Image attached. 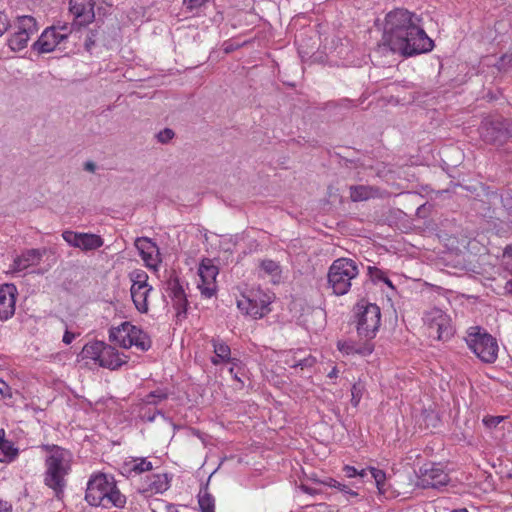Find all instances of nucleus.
<instances>
[{
    "instance_id": "9d476101",
    "label": "nucleus",
    "mask_w": 512,
    "mask_h": 512,
    "mask_svg": "<svg viewBox=\"0 0 512 512\" xmlns=\"http://www.w3.org/2000/svg\"><path fill=\"white\" fill-rule=\"evenodd\" d=\"M509 139L512 140V122L498 117L485 123V141L502 145Z\"/></svg>"
},
{
    "instance_id": "ea45409f",
    "label": "nucleus",
    "mask_w": 512,
    "mask_h": 512,
    "mask_svg": "<svg viewBox=\"0 0 512 512\" xmlns=\"http://www.w3.org/2000/svg\"><path fill=\"white\" fill-rule=\"evenodd\" d=\"M363 392H364V385L362 383L358 382L352 386V388H351V395H352L351 404L354 407H357L358 404L360 403V400L363 396Z\"/></svg>"
},
{
    "instance_id": "bb28decb",
    "label": "nucleus",
    "mask_w": 512,
    "mask_h": 512,
    "mask_svg": "<svg viewBox=\"0 0 512 512\" xmlns=\"http://www.w3.org/2000/svg\"><path fill=\"white\" fill-rule=\"evenodd\" d=\"M152 290L150 285L145 287L135 286L130 288L131 297L136 309L140 313H146L148 311V296Z\"/></svg>"
},
{
    "instance_id": "6ab92c4d",
    "label": "nucleus",
    "mask_w": 512,
    "mask_h": 512,
    "mask_svg": "<svg viewBox=\"0 0 512 512\" xmlns=\"http://www.w3.org/2000/svg\"><path fill=\"white\" fill-rule=\"evenodd\" d=\"M15 287L5 285L0 288V320L6 321L15 313Z\"/></svg>"
},
{
    "instance_id": "5fc2aeb1",
    "label": "nucleus",
    "mask_w": 512,
    "mask_h": 512,
    "mask_svg": "<svg viewBox=\"0 0 512 512\" xmlns=\"http://www.w3.org/2000/svg\"><path fill=\"white\" fill-rule=\"evenodd\" d=\"M370 270V273L375 276L376 278H379V279H382V277H380L379 274H382V272L380 270H378V268H374V271H375V274H373L372 272V268H369ZM383 280L386 282V283H389L390 284V281L387 279V278H383Z\"/></svg>"
},
{
    "instance_id": "7ed1b4c3",
    "label": "nucleus",
    "mask_w": 512,
    "mask_h": 512,
    "mask_svg": "<svg viewBox=\"0 0 512 512\" xmlns=\"http://www.w3.org/2000/svg\"><path fill=\"white\" fill-rule=\"evenodd\" d=\"M85 499L90 505L103 508H123L126 504V496L120 492L114 478L104 473L90 477Z\"/></svg>"
},
{
    "instance_id": "5701e85b",
    "label": "nucleus",
    "mask_w": 512,
    "mask_h": 512,
    "mask_svg": "<svg viewBox=\"0 0 512 512\" xmlns=\"http://www.w3.org/2000/svg\"><path fill=\"white\" fill-rule=\"evenodd\" d=\"M215 356L211 358V362L214 365H218L221 362H231L235 364L238 361L235 358H231V349L226 342L220 338H213L211 340Z\"/></svg>"
},
{
    "instance_id": "cd10ccee",
    "label": "nucleus",
    "mask_w": 512,
    "mask_h": 512,
    "mask_svg": "<svg viewBox=\"0 0 512 512\" xmlns=\"http://www.w3.org/2000/svg\"><path fill=\"white\" fill-rule=\"evenodd\" d=\"M337 347L340 352L346 355L359 354L367 356L373 352V345L369 342L359 345L351 341H338Z\"/></svg>"
},
{
    "instance_id": "a878e982",
    "label": "nucleus",
    "mask_w": 512,
    "mask_h": 512,
    "mask_svg": "<svg viewBox=\"0 0 512 512\" xmlns=\"http://www.w3.org/2000/svg\"><path fill=\"white\" fill-rule=\"evenodd\" d=\"M497 340L490 334L482 333V362L493 363L498 356Z\"/></svg>"
},
{
    "instance_id": "f3484780",
    "label": "nucleus",
    "mask_w": 512,
    "mask_h": 512,
    "mask_svg": "<svg viewBox=\"0 0 512 512\" xmlns=\"http://www.w3.org/2000/svg\"><path fill=\"white\" fill-rule=\"evenodd\" d=\"M135 246L147 266L156 268L160 263V252L157 245L149 238L141 237L135 241Z\"/></svg>"
},
{
    "instance_id": "c9c22d12",
    "label": "nucleus",
    "mask_w": 512,
    "mask_h": 512,
    "mask_svg": "<svg viewBox=\"0 0 512 512\" xmlns=\"http://www.w3.org/2000/svg\"><path fill=\"white\" fill-rule=\"evenodd\" d=\"M369 471L371 473L372 478L375 480L376 487L380 494L385 493V480L386 474L383 470L377 469L375 467H369Z\"/></svg>"
},
{
    "instance_id": "2f4dec72",
    "label": "nucleus",
    "mask_w": 512,
    "mask_h": 512,
    "mask_svg": "<svg viewBox=\"0 0 512 512\" xmlns=\"http://www.w3.org/2000/svg\"><path fill=\"white\" fill-rule=\"evenodd\" d=\"M131 339L132 346H135L141 351H147L151 347V340L149 336L139 328H136Z\"/></svg>"
},
{
    "instance_id": "e2e57ef3",
    "label": "nucleus",
    "mask_w": 512,
    "mask_h": 512,
    "mask_svg": "<svg viewBox=\"0 0 512 512\" xmlns=\"http://www.w3.org/2000/svg\"><path fill=\"white\" fill-rule=\"evenodd\" d=\"M4 436H5V431H4V429H0V441H6V440L4 439Z\"/></svg>"
},
{
    "instance_id": "603ef678",
    "label": "nucleus",
    "mask_w": 512,
    "mask_h": 512,
    "mask_svg": "<svg viewBox=\"0 0 512 512\" xmlns=\"http://www.w3.org/2000/svg\"><path fill=\"white\" fill-rule=\"evenodd\" d=\"M236 364H237V361H235V364H232L233 366L229 369V373L231 374L233 379H235L240 384V386L242 387L244 385V383H243L242 379L239 376L238 370L237 371L235 370Z\"/></svg>"
},
{
    "instance_id": "09e8293b",
    "label": "nucleus",
    "mask_w": 512,
    "mask_h": 512,
    "mask_svg": "<svg viewBox=\"0 0 512 512\" xmlns=\"http://www.w3.org/2000/svg\"><path fill=\"white\" fill-rule=\"evenodd\" d=\"M209 0H184L185 5L189 10H194L202 7Z\"/></svg>"
},
{
    "instance_id": "c03bdc74",
    "label": "nucleus",
    "mask_w": 512,
    "mask_h": 512,
    "mask_svg": "<svg viewBox=\"0 0 512 512\" xmlns=\"http://www.w3.org/2000/svg\"><path fill=\"white\" fill-rule=\"evenodd\" d=\"M55 27L56 33H58V35H63V41H65L72 32V26L67 23L57 25Z\"/></svg>"
},
{
    "instance_id": "b1692460",
    "label": "nucleus",
    "mask_w": 512,
    "mask_h": 512,
    "mask_svg": "<svg viewBox=\"0 0 512 512\" xmlns=\"http://www.w3.org/2000/svg\"><path fill=\"white\" fill-rule=\"evenodd\" d=\"M153 469V465L146 458H130L123 463L122 470L127 476L139 475Z\"/></svg>"
},
{
    "instance_id": "9b49d317",
    "label": "nucleus",
    "mask_w": 512,
    "mask_h": 512,
    "mask_svg": "<svg viewBox=\"0 0 512 512\" xmlns=\"http://www.w3.org/2000/svg\"><path fill=\"white\" fill-rule=\"evenodd\" d=\"M449 481L445 471L436 464H425L419 469L417 486L428 488H439L445 486Z\"/></svg>"
},
{
    "instance_id": "c85d7f7f",
    "label": "nucleus",
    "mask_w": 512,
    "mask_h": 512,
    "mask_svg": "<svg viewBox=\"0 0 512 512\" xmlns=\"http://www.w3.org/2000/svg\"><path fill=\"white\" fill-rule=\"evenodd\" d=\"M379 190L372 186L356 185L350 187V198L353 202L366 201L378 195Z\"/></svg>"
},
{
    "instance_id": "aec40b11",
    "label": "nucleus",
    "mask_w": 512,
    "mask_h": 512,
    "mask_svg": "<svg viewBox=\"0 0 512 512\" xmlns=\"http://www.w3.org/2000/svg\"><path fill=\"white\" fill-rule=\"evenodd\" d=\"M136 326L129 322H123L117 327L110 329L109 338L111 341L117 343L120 347L128 349L132 347V334L136 331Z\"/></svg>"
},
{
    "instance_id": "4be33fe9",
    "label": "nucleus",
    "mask_w": 512,
    "mask_h": 512,
    "mask_svg": "<svg viewBox=\"0 0 512 512\" xmlns=\"http://www.w3.org/2000/svg\"><path fill=\"white\" fill-rule=\"evenodd\" d=\"M302 354V350L289 352L284 360L285 364L291 368L300 369L301 371L312 369L316 363V358L311 354L304 356H302Z\"/></svg>"
},
{
    "instance_id": "c756f323",
    "label": "nucleus",
    "mask_w": 512,
    "mask_h": 512,
    "mask_svg": "<svg viewBox=\"0 0 512 512\" xmlns=\"http://www.w3.org/2000/svg\"><path fill=\"white\" fill-rule=\"evenodd\" d=\"M103 348H104V342L95 341L92 343H88L82 349V352H81L82 358L90 359L100 366L102 352L104 350Z\"/></svg>"
},
{
    "instance_id": "0eeeda50",
    "label": "nucleus",
    "mask_w": 512,
    "mask_h": 512,
    "mask_svg": "<svg viewBox=\"0 0 512 512\" xmlns=\"http://www.w3.org/2000/svg\"><path fill=\"white\" fill-rule=\"evenodd\" d=\"M15 31L8 39V46L12 51H21L27 47L30 38L39 30L34 17L30 15L19 16L14 25Z\"/></svg>"
},
{
    "instance_id": "393cba45",
    "label": "nucleus",
    "mask_w": 512,
    "mask_h": 512,
    "mask_svg": "<svg viewBox=\"0 0 512 512\" xmlns=\"http://www.w3.org/2000/svg\"><path fill=\"white\" fill-rule=\"evenodd\" d=\"M103 349L100 362L101 367L115 370L126 363V360L120 357L118 351L114 347L104 343Z\"/></svg>"
},
{
    "instance_id": "20e7f679",
    "label": "nucleus",
    "mask_w": 512,
    "mask_h": 512,
    "mask_svg": "<svg viewBox=\"0 0 512 512\" xmlns=\"http://www.w3.org/2000/svg\"><path fill=\"white\" fill-rule=\"evenodd\" d=\"M358 274L359 268L354 260L338 258L333 261L329 268L328 284L335 295L342 296L349 292Z\"/></svg>"
},
{
    "instance_id": "79ce46f5",
    "label": "nucleus",
    "mask_w": 512,
    "mask_h": 512,
    "mask_svg": "<svg viewBox=\"0 0 512 512\" xmlns=\"http://www.w3.org/2000/svg\"><path fill=\"white\" fill-rule=\"evenodd\" d=\"M175 133L172 129H169V128H165L163 130H161L157 135V140L162 143V144H166L168 143L171 139H173Z\"/></svg>"
},
{
    "instance_id": "3c124183",
    "label": "nucleus",
    "mask_w": 512,
    "mask_h": 512,
    "mask_svg": "<svg viewBox=\"0 0 512 512\" xmlns=\"http://www.w3.org/2000/svg\"><path fill=\"white\" fill-rule=\"evenodd\" d=\"M343 472L345 473L346 477L353 478L357 476L358 469L355 468L354 466L345 465L343 467Z\"/></svg>"
},
{
    "instance_id": "2eb2a0df",
    "label": "nucleus",
    "mask_w": 512,
    "mask_h": 512,
    "mask_svg": "<svg viewBox=\"0 0 512 512\" xmlns=\"http://www.w3.org/2000/svg\"><path fill=\"white\" fill-rule=\"evenodd\" d=\"M70 12L74 16V25L84 26L95 18L92 0H70Z\"/></svg>"
},
{
    "instance_id": "6e6d98bb",
    "label": "nucleus",
    "mask_w": 512,
    "mask_h": 512,
    "mask_svg": "<svg viewBox=\"0 0 512 512\" xmlns=\"http://www.w3.org/2000/svg\"><path fill=\"white\" fill-rule=\"evenodd\" d=\"M0 512H12V508L7 503H0Z\"/></svg>"
},
{
    "instance_id": "423d86ee",
    "label": "nucleus",
    "mask_w": 512,
    "mask_h": 512,
    "mask_svg": "<svg viewBox=\"0 0 512 512\" xmlns=\"http://www.w3.org/2000/svg\"><path fill=\"white\" fill-rule=\"evenodd\" d=\"M430 337L446 341L453 336L454 330L450 317L439 308H432L425 312L423 317Z\"/></svg>"
},
{
    "instance_id": "dca6fc26",
    "label": "nucleus",
    "mask_w": 512,
    "mask_h": 512,
    "mask_svg": "<svg viewBox=\"0 0 512 512\" xmlns=\"http://www.w3.org/2000/svg\"><path fill=\"white\" fill-rule=\"evenodd\" d=\"M63 42V35L56 33V27L46 28L38 40L34 42L32 48L39 53H50L54 51Z\"/></svg>"
},
{
    "instance_id": "72a5a7b5",
    "label": "nucleus",
    "mask_w": 512,
    "mask_h": 512,
    "mask_svg": "<svg viewBox=\"0 0 512 512\" xmlns=\"http://www.w3.org/2000/svg\"><path fill=\"white\" fill-rule=\"evenodd\" d=\"M198 504L201 512H215V499L207 490L199 493Z\"/></svg>"
},
{
    "instance_id": "0e129e2a",
    "label": "nucleus",
    "mask_w": 512,
    "mask_h": 512,
    "mask_svg": "<svg viewBox=\"0 0 512 512\" xmlns=\"http://www.w3.org/2000/svg\"><path fill=\"white\" fill-rule=\"evenodd\" d=\"M485 476V480L491 477V475H486V473H482V478Z\"/></svg>"
},
{
    "instance_id": "412c9836",
    "label": "nucleus",
    "mask_w": 512,
    "mask_h": 512,
    "mask_svg": "<svg viewBox=\"0 0 512 512\" xmlns=\"http://www.w3.org/2000/svg\"><path fill=\"white\" fill-rule=\"evenodd\" d=\"M169 488L167 474L159 473L147 476L142 483V491L149 494H160Z\"/></svg>"
},
{
    "instance_id": "1a4fd4ad",
    "label": "nucleus",
    "mask_w": 512,
    "mask_h": 512,
    "mask_svg": "<svg viewBox=\"0 0 512 512\" xmlns=\"http://www.w3.org/2000/svg\"><path fill=\"white\" fill-rule=\"evenodd\" d=\"M485 197L489 207L488 212L483 213V217L497 218L502 222H507L509 227L512 228V198L511 197H500L496 192H485Z\"/></svg>"
},
{
    "instance_id": "39448f33",
    "label": "nucleus",
    "mask_w": 512,
    "mask_h": 512,
    "mask_svg": "<svg viewBox=\"0 0 512 512\" xmlns=\"http://www.w3.org/2000/svg\"><path fill=\"white\" fill-rule=\"evenodd\" d=\"M355 317L358 336L367 341L373 339L381 323L380 308L376 304L361 300L355 306Z\"/></svg>"
},
{
    "instance_id": "6e6552de",
    "label": "nucleus",
    "mask_w": 512,
    "mask_h": 512,
    "mask_svg": "<svg viewBox=\"0 0 512 512\" xmlns=\"http://www.w3.org/2000/svg\"><path fill=\"white\" fill-rule=\"evenodd\" d=\"M272 296L262 290L250 291L247 296L237 301L238 308L247 315L257 319L268 314Z\"/></svg>"
},
{
    "instance_id": "8fccbe9b",
    "label": "nucleus",
    "mask_w": 512,
    "mask_h": 512,
    "mask_svg": "<svg viewBox=\"0 0 512 512\" xmlns=\"http://www.w3.org/2000/svg\"><path fill=\"white\" fill-rule=\"evenodd\" d=\"M79 335V333H75L68 330V327L66 326L62 341L64 344L69 345L73 342V340Z\"/></svg>"
},
{
    "instance_id": "69168bd1",
    "label": "nucleus",
    "mask_w": 512,
    "mask_h": 512,
    "mask_svg": "<svg viewBox=\"0 0 512 512\" xmlns=\"http://www.w3.org/2000/svg\"><path fill=\"white\" fill-rule=\"evenodd\" d=\"M455 512H468L466 509H461V510H458V511H455Z\"/></svg>"
},
{
    "instance_id": "58836bf2",
    "label": "nucleus",
    "mask_w": 512,
    "mask_h": 512,
    "mask_svg": "<svg viewBox=\"0 0 512 512\" xmlns=\"http://www.w3.org/2000/svg\"><path fill=\"white\" fill-rule=\"evenodd\" d=\"M132 285L131 288H134L135 286L139 287H145L148 286V275L145 271L137 270L131 273L130 275Z\"/></svg>"
},
{
    "instance_id": "f8f14e48",
    "label": "nucleus",
    "mask_w": 512,
    "mask_h": 512,
    "mask_svg": "<svg viewBox=\"0 0 512 512\" xmlns=\"http://www.w3.org/2000/svg\"><path fill=\"white\" fill-rule=\"evenodd\" d=\"M62 238L68 245L83 251L96 250L104 244L101 236L97 234L75 232L72 230L63 231Z\"/></svg>"
},
{
    "instance_id": "de8ad7c7",
    "label": "nucleus",
    "mask_w": 512,
    "mask_h": 512,
    "mask_svg": "<svg viewBox=\"0 0 512 512\" xmlns=\"http://www.w3.org/2000/svg\"><path fill=\"white\" fill-rule=\"evenodd\" d=\"M97 32L96 31H89L86 39H85V48L87 51H91L93 46L95 45V39H96Z\"/></svg>"
},
{
    "instance_id": "bf43d9fd",
    "label": "nucleus",
    "mask_w": 512,
    "mask_h": 512,
    "mask_svg": "<svg viewBox=\"0 0 512 512\" xmlns=\"http://www.w3.org/2000/svg\"><path fill=\"white\" fill-rule=\"evenodd\" d=\"M369 471V468L367 469H358V473H357V476L361 477V478H364L367 476V472Z\"/></svg>"
},
{
    "instance_id": "ddd939ff",
    "label": "nucleus",
    "mask_w": 512,
    "mask_h": 512,
    "mask_svg": "<svg viewBox=\"0 0 512 512\" xmlns=\"http://www.w3.org/2000/svg\"><path fill=\"white\" fill-rule=\"evenodd\" d=\"M200 282L198 288L206 298L212 297L217 290L216 277L218 268L210 260L203 261L198 270Z\"/></svg>"
},
{
    "instance_id": "4468645a",
    "label": "nucleus",
    "mask_w": 512,
    "mask_h": 512,
    "mask_svg": "<svg viewBox=\"0 0 512 512\" xmlns=\"http://www.w3.org/2000/svg\"><path fill=\"white\" fill-rule=\"evenodd\" d=\"M166 293L171 298L177 317H185L188 301L185 290L177 277H170L166 282Z\"/></svg>"
},
{
    "instance_id": "a19ab883",
    "label": "nucleus",
    "mask_w": 512,
    "mask_h": 512,
    "mask_svg": "<svg viewBox=\"0 0 512 512\" xmlns=\"http://www.w3.org/2000/svg\"><path fill=\"white\" fill-rule=\"evenodd\" d=\"M502 264L512 274V245H508L502 255Z\"/></svg>"
},
{
    "instance_id": "338daca9",
    "label": "nucleus",
    "mask_w": 512,
    "mask_h": 512,
    "mask_svg": "<svg viewBox=\"0 0 512 512\" xmlns=\"http://www.w3.org/2000/svg\"><path fill=\"white\" fill-rule=\"evenodd\" d=\"M481 203H482V205H483V204L485 203V201L482 199V200H481ZM483 210H485V208L482 206V211H483Z\"/></svg>"
},
{
    "instance_id": "f257e3e1",
    "label": "nucleus",
    "mask_w": 512,
    "mask_h": 512,
    "mask_svg": "<svg viewBox=\"0 0 512 512\" xmlns=\"http://www.w3.org/2000/svg\"><path fill=\"white\" fill-rule=\"evenodd\" d=\"M421 21L419 15L407 9L397 8L388 12L383 24L382 46L403 56L430 52L434 42L426 34Z\"/></svg>"
},
{
    "instance_id": "774afa93",
    "label": "nucleus",
    "mask_w": 512,
    "mask_h": 512,
    "mask_svg": "<svg viewBox=\"0 0 512 512\" xmlns=\"http://www.w3.org/2000/svg\"><path fill=\"white\" fill-rule=\"evenodd\" d=\"M301 512H311V511H309V510L306 508V509H303Z\"/></svg>"
},
{
    "instance_id": "7c9ffc66",
    "label": "nucleus",
    "mask_w": 512,
    "mask_h": 512,
    "mask_svg": "<svg viewBox=\"0 0 512 512\" xmlns=\"http://www.w3.org/2000/svg\"><path fill=\"white\" fill-rule=\"evenodd\" d=\"M465 341L469 347V349L477 356L480 357L479 347H480V327L473 326L470 327L467 331V336L465 337Z\"/></svg>"
},
{
    "instance_id": "4d7b16f0",
    "label": "nucleus",
    "mask_w": 512,
    "mask_h": 512,
    "mask_svg": "<svg viewBox=\"0 0 512 512\" xmlns=\"http://www.w3.org/2000/svg\"><path fill=\"white\" fill-rule=\"evenodd\" d=\"M338 373H339V371H338L337 367H333L332 370L328 373L327 376L329 378H337L338 377Z\"/></svg>"
},
{
    "instance_id": "37998d69",
    "label": "nucleus",
    "mask_w": 512,
    "mask_h": 512,
    "mask_svg": "<svg viewBox=\"0 0 512 512\" xmlns=\"http://www.w3.org/2000/svg\"><path fill=\"white\" fill-rule=\"evenodd\" d=\"M505 419V416H486L482 419L483 424L488 428L496 427Z\"/></svg>"
},
{
    "instance_id": "a211bd4d",
    "label": "nucleus",
    "mask_w": 512,
    "mask_h": 512,
    "mask_svg": "<svg viewBox=\"0 0 512 512\" xmlns=\"http://www.w3.org/2000/svg\"><path fill=\"white\" fill-rule=\"evenodd\" d=\"M45 250L28 249L21 253V255L14 258L10 267L11 273H21L31 266L40 263Z\"/></svg>"
},
{
    "instance_id": "864d4df0",
    "label": "nucleus",
    "mask_w": 512,
    "mask_h": 512,
    "mask_svg": "<svg viewBox=\"0 0 512 512\" xmlns=\"http://www.w3.org/2000/svg\"><path fill=\"white\" fill-rule=\"evenodd\" d=\"M9 391H10L9 386L3 380L0 379V395H1V397L11 396Z\"/></svg>"
},
{
    "instance_id": "052dcab7",
    "label": "nucleus",
    "mask_w": 512,
    "mask_h": 512,
    "mask_svg": "<svg viewBox=\"0 0 512 512\" xmlns=\"http://www.w3.org/2000/svg\"><path fill=\"white\" fill-rule=\"evenodd\" d=\"M505 289L508 293L512 294V280L508 281L505 285Z\"/></svg>"
},
{
    "instance_id": "473e14b6",
    "label": "nucleus",
    "mask_w": 512,
    "mask_h": 512,
    "mask_svg": "<svg viewBox=\"0 0 512 512\" xmlns=\"http://www.w3.org/2000/svg\"><path fill=\"white\" fill-rule=\"evenodd\" d=\"M18 454V450L13 447L9 441H0V462L8 463L13 461Z\"/></svg>"
},
{
    "instance_id": "4c0bfd02",
    "label": "nucleus",
    "mask_w": 512,
    "mask_h": 512,
    "mask_svg": "<svg viewBox=\"0 0 512 512\" xmlns=\"http://www.w3.org/2000/svg\"><path fill=\"white\" fill-rule=\"evenodd\" d=\"M260 269L273 279L280 276V266L273 260H263L260 264Z\"/></svg>"
},
{
    "instance_id": "e433bc0d",
    "label": "nucleus",
    "mask_w": 512,
    "mask_h": 512,
    "mask_svg": "<svg viewBox=\"0 0 512 512\" xmlns=\"http://www.w3.org/2000/svg\"><path fill=\"white\" fill-rule=\"evenodd\" d=\"M325 485L339 490L346 496L347 499H349L350 497L358 496V493L356 491L350 489L347 485H345L335 479L329 478L327 480V482H325Z\"/></svg>"
},
{
    "instance_id": "f03ea898",
    "label": "nucleus",
    "mask_w": 512,
    "mask_h": 512,
    "mask_svg": "<svg viewBox=\"0 0 512 512\" xmlns=\"http://www.w3.org/2000/svg\"><path fill=\"white\" fill-rule=\"evenodd\" d=\"M49 454L45 460L44 484L53 490L57 499H62L67 485L66 477L71 471L72 454L59 446H46Z\"/></svg>"
},
{
    "instance_id": "13d9d810",
    "label": "nucleus",
    "mask_w": 512,
    "mask_h": 512,
    "mask_svg": "<svg viewBox=\"0 0 512 512\" xmlns=\"http://www.w3.org/2000/svg\"><path fill=\"white\" fill-rule=\"evenodd\" d=\"M85 170L94 172L95 170V164L93 162H86L85 163Z\"/></svg>"
},
{
    "instance_id": "f704fd0d",
    "label": "nucleus",
    "mask_w": 512,
    "mask_h": 512,
    "mask_svg": "<svg viewBox=\"0 0 512 512\" xmlns=\"http://www.w3.org/2000/svg\"><path fill=\"white\" fill-rule=\"evenodd\" d=\"M168 398V391L166 389H156L147 394L144 402L149 405H157Z\"/></svg>"
},
{
    "instance_id": "680f3d73",
    "label": "nucleus",
    "mask_w": 512,
    "mask_h": 512,
    "mask_svg": "<svg viewBox=\"0 0 512 512\" xmlns=\"http://www.w3.org/2000/svg\"><path fill=\"white\" fill-rule=\"evenodd\" d=\"M146 420L149 421V422H153L155 420V414H152V415H147L145 416Z\"/></svg>"
},
{
    "instance_id": "a18cd8bd",
    "label": "nucleus",
    "mask_w": 512,
    "mask_h": 512,
    "mask_svg": "<svg viewBox=\"0 0 512 512\" xmlns=\"http://www.w3.org/2000/svg\"><path fill=\"white\" fill-rule=\"evenodd\" d=\"M512 63V55L504 54L497 62L498 70H505Z\"/></svg>"
},
{
    "instance_id": "49530a36",
    "label": "nucleus",
    "mask_w": 512,
    "mask_h": 512,
    "mask_svg": "<svg viewBox=\"0 0 512 512\" xmlns=\"http://www.w3.org/2000/svg\"><path fill=\"white\" fill-rule=\"evenodd\" d=\"M10 22L8 16L0 11V37L8 30Z\"/></svg>"
}]
</instances>
